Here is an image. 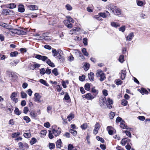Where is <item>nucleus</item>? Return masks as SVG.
<instances>
[{
	"label": "nucleus",
	"instance_id": "obj_1",
	"mask_svg": "<svg viewBox=\"0 0 150 150\" xmlns=\"http://www.w3.org/2000/svg\"><path fill=\"white\" fill-rule=\"evenodd\" d=\"M7 25V24L4 23H0V26L4 27V28L8 29L9 30V31L11 32L12 34H17L18 35H25L26 33L23 30L20 29H17L13 28H6L5 25Z\"/></svg>",
	"mask_w": 150,
	"mask_h": 150
},
{
	"label": "nucleus",
	"instance_id": "obj_2",
	"mask_svg": "<svg viewBox=\"0 0 150 150\" xmlns=\"http://www.w3.org/2000/svg\"><path fill=\"white\" fill-rule=\"evenodd\" d=\"M108 8L109 10L111 11L113 13L117 16H120L121 15V9L120 8H113L112 4L109 5Z\"/></svg>",
	"mask_w": 150,
	"mask_h": 150
},
{
	"label": "nucleus",
	"instance_id": "obj_3",
	"mask_svg": "<svg viewBox=\"0 0 150 150\" xmlns=\"http://www.w3.org/2000/svg\"><path fill=\"white\" fill-rule=\"evenodd\" d=\"M40 64L34 63L33 64L30 63L28 65V69L30 70H33L36 68H38L40 67Z\"/></svg>",
	"mask_w": 150,
	"mask_h": 150
},
{
	"label": "nucleus",
	"instance_id": "obj_4",
	"mask_svg": "<svg viewBox=\"0 0 150 150\" xmlns=\"http://www.w3.org/2000/svg\"><path fill=\"white\" fill-rule=\"evenodd\" d=\"M42 96H40L39 93H36L34 94V100L35 102L41 103L42 100H40Z\"/></svg>",
	"mask_w": 150,
	"mask_h": 150
},
{
	"label": "nucleus",
	"instance_id": "obj_5",
	"mask_svg": "<svg viewBox=\"0 0 150 150\" xmlns=\"http://www.w3.org/2000/svg\"><path fill=\"white\" fill-rule=\"evenodd\" d=\"M82 97L83 98H85L86 99L88 100H91L94 98V97L92 95L91 93H89L83 95Z\"/></svg>",
	"mask_w": 150,
	"mask_h": 150
},
{
	"label": "nucleus",
	"instance_id": "obj_6",
	"mask_svg": "<svg viewBox=\"0 0 150 150\" xmlns=\"http://www.w3.org/2000/svg\"><path fill=\"white\" fill-rule=\"evenodd\" d=\"M94 128V129L93 131V134L96 135L97 134L98 131L100 128V125L98 122H96V124L95 125Z\"/></svg>",
	"mask_w": 150,
	"mask_h": 150
},
{
	"label": "nucleus",
	"instance_id": "obj_7",
	"mask_svg": "<svg viewBox=\"0 0 150 150\" xmlns=\"http://www.w3.org/2000/svg\"><path fill=\"white\" fill-rule=\"evenodd\" d=\"M28 8L31 10H36L38 9V6L34 5H27Z\"/></svg>",
	"mask_w": 150,
	"mask_h": 150
},
{
	"label": "nucleus",
	"instance_id": "obj_8",
	"mask_svg": "<svg viewBox=\"0 0 150 150\" xmlns=\"http://www.w3.org/2000/svg\"><path fill=\"white\" fill-rule=\"evenodd\" d=\"M120 74V78L122 80L125 79L126 76V70H122L121 73H119Z\"/></svg>",
	"mask_w": 150,
	"mask_h": 150
},
{
	"label": "nucleus",
	"instance_id": "obj_9",
	"mask_svg": "<svg viewBox=\"0 0 150 150\" xmlns=\"http://www.w3.org/2000/svg\"><path fill=\"white\" fill-rule=\"evenodd\" d=\"M80 30V28L75 27L70 31L69 34L71 35L75 34L77 32L79 31Z\"/></svg>",
	"mask_w": 150,
	"mask_h": 150
},
{
	"label": "nucleus",
	"instance_id": "obj_10",
	"mask_svg": "<svg viewBox=\"0 0 150 150\" xmlns=\"http://www.w3.org/2000/svg\"><path fill=\"white\" fill-rule=\"evenodd\" d=\"M8 76L10 78L13 80L16 79L18 78L17 76L13 72H9Z\"/></svg>",
	"mask_w": 150,
	"mask_h": 150
},
{
	"label": "nucleus",
	"instance_id": "obj_11",
	"mask_svg": "<svg viewBox=\"0 0 150 150\" xmlns=\"http://www.w3.org/2000/svg\"><path fill=\"white\" fill-rule=\"evenodd\" d=\"M134 37V33L132 32L130 33L126 37V40L127 41H131Z\"/></svg>",
	"mask_w": 150,
	"mask_h": 150
},
{
	"label": "nucleus",
	"instance_id": "obj_12",
	"mask_svg": "<svg viewBox=\"0 0 150 150\" xmlns=\"http://www.w3.org/2000/svg\"><path fill=\"white\" fill-rule=\"evenodd\" d=\"M95 87L92 88L91 89V92L93 93V96L94 98L96 97L98 93V91L95 89Z\"/></svg>",
	"mask_w": 150,
	"mask_h": 150
},
{
	"label": "nucleus",
	"instance_id": "obj_13",
	"mask_svg": "<svg viewBox=\"0 0 150 150\" xmlns=\"http://www.w3.org/2000/svg\"><path fill=\"white\" fill-rule=\"evenodd\" d=\"M25 9L24 6L22 4L19 5L18 6V11L21 13H23L24 12Z\"/></svg>",
	"mask_w": 150,
	"mask_h": 150
},
{
	"label": "nucleus",
	"instance_id": "obj_14",
	"mask_svg": "<svg viewBox=\"0 0 150 150\" xmlns=\"http://www.w3.org/2000/svg\"><path fill=\"white\" fill-rule=\"evenodd\" d=\"M145 0H136V3L138 6L142 7L144 5V2Z\"/></svg>",
	"mask_w": 150,
	"mask_h": 150
},
{
	"label": "nucleus",
	"instance_id": "obj_15",
	"mask_svg": "<svg viewBox=\"0 0 150 150\" xmlns=\"http://www.w3.org/2000/svg\"><path fill=\"white\" fill-rule=\"evenodd\" d=\"M52 134L55 137H57L60 134L61 132L60 130H56L55 129H53L52 130Z\"/></svg>",
	"mask_w": 150,
	"mask_h": 150
},
{
	"label": "nucleus",
	"instance_id": "obj_16",
	"mask_svg": "<svg viewBox=\"0 0 150 150\" xmlns=\"http://www.w3.org/2000/svg\"><path fill=\"white\" fill-rule=\"evenodd\" d=\"M64 22L68 28H72V25L69 21H67V20H64Z\"/></svg>",
	"mask_w": 150,
	"mask_h": 150
},
{
	"label": "nucleus",
	"instance_id": "obj_17",
	"mask_svg": "<svg viewBox=\"0 0 150 150\" xmlns=\"http://www.w3.org/2000/svg\"><path fill=\"white\" fill-rule=\"evenodd\" d=\"M112 128V127L111 126H108L107 127V130L110 135H112L113 132H114V131L111 129Z\"/></svg>",
	"mask_w": 150,
	"mask_h": 150
},
{
	"label": "nucleus",
	"instance_id": "obj_18",
	"mask_svg": "<svg viewBox=\"0 0 150 150\" xmlns=\"http://www.w3.org/2000/svg\"><path fill=\"white\" fill-rule=\"evenodd\" d=\"M125 122L124 121H122L120 122V127L123 129H128V127L125 124Z\"/></svg>",
	"mask_w": 150,
	"mask_h": 150
},
{
	"label": "nucleus",
	"instance_id": "obj_19",
	"mask_svg": "<svg viewBox=\"0 0 150 150\" xmlns=\"http://www.w3.org/2000/svg\"><path fill=\"white\" fill-rule=\"evenodd\" d=\"M62 144L61 139H59L57 140L56 142V145L57 147L58 148L60 149L61 147V145Z\"/></svg>",
	"mask_w": 150,
	"mask_h": 150
},
{
	"label": "nucleus",
	"instance_id": "obj_20",
	"mask_svg": "<svg viewBox=\"0 0 150 150\" xmlns=\"http://www.w3.org/2000/svg\"><path fill=\"white\" fill-rule=\"evenodd\" d=\"M104 74L103 71L100 70H98L97 71L96 75L97 77H100Z\"/></svg>",
	"mask_w": 150,
	"mask_h": 150
},
{
	"label": "nucleus",
	"instance_id": "obj_21",
	"mask_svg": "<svg viewBox=\"0 0 150 150\" xmlns=\"http://www.w3.org/2000/svg\"><path fill=\"white\" fill-rule=\"evenodd\" d=\"M88 79H89L91 81H93L94 80V73L92 72H91L90 73H89L88 74Z\"/></svg>",
	"mask_w": 150,
	"mask_h": 150
},
{
	"label": "nucleus",
	"instance_id": "obj_22",
	"mask_svg": "<svg viewBox=\"0 0 150 150\" xmlns=\"http://www.w3.org/2000/svg\"><path fill=\"white\" fill-rule=\"evenodd\" d=\"M100 100H102L101 103L100 102V106L101 107H102V106L104 105L107 102L106 98L105 97L101 98H100Z\"/></svg>",
	"mask_w": 150,
	"mask_h": 150
},
{
	"label": "nucleus",
	"instance_id": "obj_23",
	"mask_svg": "<svg viewBox=\"0 0 150 150\" xmlns=\"http://www.w3.org/2000/svg\"><path fill=\"white\" fill-rule=\"evenodd\" d=\"M14 112L16 115H19L22 112L21 111L19 110L18 108L16 107L15 108Z\"/></svg>",
	"mask_w": 150,
	"mask_h": 150
},
{
	"label": "nucleus",
	"instance_id": "obj_24",
	"mask_svg": "<svg viewBox=\"0 0 150 150\" xmlns=\"http://www.w3.org/2000/svg\"><path fill=\"white\" fill-rule=\"evenodd\" d=\"M8 11H9V9H3L1 12V14L5 15H8Z\"/></svg>",
	"mask_w": 150,
	"mask_h": 150
},
{
	"label": "nucleus",
	"instance_id": "obj_25",
	"mask_svg": "<svg viewBox=\"0 0 150 150\" xmlns=\"http://www.w3.org/2000/svg\"><path fill=\"white\" fill-rule=\"evenodd\" d=\"M111 25L112 27L117 28L118 27H120V25L118 23H117L115 22H112L111 23Z\"/></svg>",
	"mask_w": 150,
	"mask_h": 150
},
{
	"label": "nucleus",
	"instance_id": "obj_26",
	"mask_svg": "<svg viewBox=\"0 0 150 150\" xmlns=\"http://www.w3.org/2000/svg\"><path fill=\"white\" fill-rule=\"evenodd\" d=\"M90 65L89 63H86L83 65L84 70L86 71H87L89 69Z\"/></svg>",
	"mask_w": 150,
	"mask_h": 150
},
{
	"label": "nucleus",
	"instance_id": "obj_27",
	"mask_svg": "<svg viewBox=\"0 0 150 150\" xmlns=\"http://www.w3.org/2000/svg\"><path fill=\"white\" fill-rule=\"evenodd\" d=\"M141 91L142 92H141V93L142 95H144V94H147L149 93L148 91L145 89V88H144L142 87L141 88Z\"/></svg>",
	"mask_w": 150,
	"mask_h": 150
},
{
	"label": "nucleus",
	"instance_id": "obj_28",
	"mask_svg": "<svg viewBox=\"0 0 150 150\" xmlns=\"http://www.w3.org/2000/svg\"><path fill=\"white\" fill-rule=\"evenodd\" d=\"M18 54V53L17 51H15L13 52H11L10 53V56L11 57H16Z\"/></svg>",
	"mask_w": 150,
	"mask_h": 150
},
{
	"label": "nucleus",
	"instance_id": "obj_29",
	"mask_svg": "<svg viewBox=\"0 0 150 150\" xmlns=\"http://www.w3.org/2000/svg\"><path fill=\"white\" fill-rule=\"evenodd\" d=\"M52 53L53 56L55 57L59 53L57 51L56 49L52 48Z\"/></svg>",
	"mask_w": 150,
	"mask_h": 150
},
{
	"label": "nucleus",
	"instance_id": "obj_30",
	"mask_svg": "<svg viewBox=\"0 0 150 150\" xmlns=\"http://www.w3.org/2000/svg\"><path fill=\"white\" fill-rule=\"evenodd\" d=\"M39 81L41 83L47 86H49V85L47 82L43 79H40Z\"/></svg>",
	"mask_w": 150,
	"mask_h": 150
},
{
	"label": "nucleus",
	"instance_id": "obj_31",
	"mask_svg": "<svg viewBox=\"0 0 150 150\" xmlns=\"http://www.w3.org/2000/svg\"><path fill=\"white\" fill-rule=\"evenodd\" d=\"M52 73L56 76H57L59 74V73L58 71V69L56 68H54L52 70Z\"/></svg>",
	"mask_w": 150,
	"mask_h": 150
},
{
	"label": "nucleus",
	"instance_id": "obj_32",
	"mask_svg": "<svg viewBox=\"0 0 150 150\" xmlns=\"http://www.w3.org/2000/svg\"><path fill=\"white\" fill-rule=\"evenodd\" d=\"M16 7V5L15 4L11 3L8 5V7L10 9H13Z\"/></svg>",
	"mask_w": 150,
	"mask_h": 150
},
{
	"label": "nucleus",
	"instance_id": "obj_33",
	"mask_svg": "<svg viewBox=\"0 0 150 150\" xmlns=\"http://www.w3.org/2000/svg\"><path fill=\"white\" fill-rule=\"evenodd\" d=\"M49 148L50 150H52L55 148V145L54 143H50L49 144Z\"/></svg>",
	"mask_w": 150,
	"mask_h": 150
},
{
	"label": "nucleus",
	"instance_id": "obj_34",
	"mask_svg": "<svg viewBox=\"0 0 150 150\" xmlns=\"http://www.w3.org/2000/svg\"><path fill=\"white\" fill-rule=\"evenodd\" d=\"M85 89L87 91H89L90 89V85L89 83H86L84 85Z\"/></svg>",
	"mask_w": 150,
	"mask_h": 150
},
{
	"label": "nucleus",
	"instance_id": "obj_35",
	"mask_svg": "<svg viewBox=\"0 0 150 150\" xmlns=\"http://www.w3.org/2000/svg\"><path fill=\"white\" fill-rule=\"evenodd\" d=\"M74 117V115L72 113H71L67 117V118L69 121H70Z\"/></svg>",
	"mask_w": 150,
	"mask_h": 150
},
{
	"label": "nucleus",
	"instance_id": "obj_36",
	"mask_svg": "<svg viewBox=\"0 0 150 150\" xmlns=\"http://www.w3.org/2000/svg\"><path fill=\"white\" fill-rule=\"evenodd\" d=\"M119 61L121 63H122L124 62V56L122 54L120 55L119 59Z\"/></svg>",
	"mask_w": 150,
	"mask_h": 150
},
{
	"label": "nucleus",
	"instance_id": "obj_37",
	"mask_svg": "<svg viewBox=\"0 0 150 150\" xmlns=\"http://www.w3.org/2000/svg\"><path fill=\"white\" fill-rule=\"evenodd\" d=\"M81 51L82 53L85 56H88V53L86 51V49L85 48H83Z\"/></svg>",
	"mask_w": 150,
	"mask_h": 150
},
{
	"label": "nucleus",
	"instance_id": "obj_38",
	"mask_svg": "<svg viewBox=\"0 0 150 150\" xmlns=\"http://www.w3.org/2000/svg\"><path fill=\"white\" fill-rule=\"evenodd\" d=\"M10 106L8 107V106H6V108H8L7 109L8 110H9V112L10 113H12L13 111V106L11 105L10 104Z\"/></svg>",
	"mask_w": 150,
	"mask_h": 150
},
{
	"label": "nucleus",
	"instance_id": "obj_39",
	"mask_svg": "<svg viewBox=\"0 0 150 150\" xmlns=\"http://www.w3.org/2000/svg\"><path fill=\"white\" fill-rule=\"evenodd\" d=\"M121 103L122 105L125 106L127 105L128 102L125 99H123L121 101Z\"/></svg>",
	"mask_w": 150,
	"mask_h": 150
},
{
	"label": "nucleus",
	"instance_id": "obj_40",
	"mask_svg": "<svg viewBox=\"0 0 150 150\" xmlns=\"http://www.w3.org/2000/svg\"><path fill=\"white\" fill-rule=\"evenodd\" d=\"M23 119L25 121L26 123H28L30 122V118L27 116H24L23 117Z\"/></svg>",
	"mask_w": 150,
	"mask_h": 150
},
{
	"label": "nucleus",
	"instance_id": "obj_41",
	"mask_svg": "<svg viewBox=\"0 0 150 150\" xmlns=\"http://www.w3.org/2000/svg\"><path fill=\"white\" fill-rule=\"evenodd\" d=\"M127 138H123L121 140V144L122 146H124L127 143V141L126 140Z\"/></svg>",
	"mask_w": 150,
	"mask_h": 150
},
{
	"label": "nucleus",
	"instance_id": "obj_42",
	"mask_svg": "<svg viewBox=\"0 0 150 150\" xmlns=\"http://www.w3.org/2000/svg\"><path fill=\"white\" fill-rule=\"evenodd\" d=\"M20 134V133L19 132H15L13 133L11 135V137L12 138H15Z\"/></svg>",
	"mask_w": 150,
	"mask_h": 150
},
{
	"label": "nucleus",
	"instance_id": "obj_43",
	"mask_svg": "<svg viewBox=\"0 0 150 150\" xmlns=\"http://www.w3.org/2000/svg\"><path fill=\"white\" fill-rule=\"evenodd\" d=\"M124 133H125L126 135L129 137H131L132 135L131 133L129 131L127 130L123 131Z\"/></svg>",
	"mask_w": 150,
	"mask_h": 150
},
{
	"label": "nucleus",
	"instance_id": "obj_44",
	"mask_svg": "<svg viewBox=\"0 0 150 150\" xmlns=\"http://www.w3.org/2000/svg\"><path fill=\"white\" fill-rule=\"evenodd\" d=\"M37 141L36 139L34 137L32 138L30 141V143L31 145H33Z\"/></svg>",
	"mask_w": 150,
	"mask_h": 150
},
{
	"label": "nucleus",
	"instance_id": "obj_45",
	"mask_svg": "<svg viewBox=\"0 0 150 150\" xmlns=\"http://www.w3.org/2000/svg\"><path fill=\"white\" fill-rule=\"evenodd\" d=\"M69 132L74 136H76L77 134V131L73 129H70L69 130Z\"/></svg>",
	"mask_w": 150,
	"mask_h": 150
},
{
	"label": "nucleus",
	"instance_id": "obj_46",
	"mask_svg": "<svg viewBox=\"0 0 150 150\" xmlns=\"http://www.w3.org/2000/svg\"><path fill=\"white\" fill-rule=\"evenodd\" d=\"M64 99L65 100H68L70 99L68 93H66Z\"/></svg>",
	"mask_w": 150,
	"mask_h": 150
},
{
	"label": "nucleus",
	"instance_id": "obj_47",
	"mask_svg": "<svg viewBox=\"0 0 150 150\" xmlns=\"http://www.w3.org/2000/svg\"><path fill=\"white\" fill-rule=\"evenodd\" d=\"M115 82L117 85H121L122 83V81L119 79H116L115 81Z\"/></svg>",
	"mask_w": 150,
	"mask_h": 150
},
{
	"label": "nucleus",
	"instance_id": "obj_48",
	"mask_svg": "<svg viewBox=\"0 0 150 150\" xmlns=\"http://www.w3.org/2000/svg\"><path fill=\"white\" fill-rule=\"evenodd\" d=\"M21 96L22 98H26L27 96V94L24 92L22 91L21 92Z\"/></svg>",
	"mask_w": 150,
	"mask_h": 150
},
{
	"label": "nucleus",
	"instance_id": "obj_49",
	"mask_svg": "<svg viewBox=\"0 0 150 150\" xmlns=\"http://www.w3.org/2000/svg\"><path fill=\"white\" fill-rule=\"evenodd\" d=\"M99 15L100 17H102L103 18H105L107 17V15L105 13L100 12L99 13Z\"/></svg>",
	"mask_w": 150,
	"mask_h": 150
},
{
	"label": "nucleus",
	"instance_id": "obj_50",
	"mask_svg": "<svg viewBox=\"0 0 150 150\" xmlns=\"http://www.w3.org/2000/svg\"><path fill=\"white\" fill-rule=\"evenodd\" d=\"M85 77L86 76L85 75H83L79 76V79L80 81H83L85 80Z\"/></svg>",
	"mask_w": 150,
	"mask_h": 150
},
{
	"label": "nucleus",
	"instance_id": "obj_51",
	"mask_svg": "<svg viewBox=\"0 0 150 150\" xmlns=\"http://www.w3.org/2000/svg\"><path fill=\"white\" fill-rule=\"evenodd\" d=\"M66 17L68 19L67 21H69L70 23V22L73 23L74 22V20L70 16H67Z\"/></svg>",
	"mask_w": 150,
	"mask_h": 150
},
{
	"label": "nucleus",
	"instance_id": "obj_52",
	"mask_svg": "<svg viewBox=\"0 0 150 150\" xmlns=\"http://www.w3.org/2000/svg\"><path fill=\"white\" fill-rule=\"evenodd\" d=\"M87 127V123H84L81 125V127L83 130H85Z\"/></svg>",
	"mask_w": 150,
	"mask_h": 150
},
{
	"label": "nucleus",
	"instance_id": "obj_53",
	"mask_svg": "<svg viewBox=\"0 0 150 150\" xmlns=\"http://www.w3.org/2000/svg\"><path fill=\"white\" fill-rule=\"evenodd\" d=\"M125 30V25H123L119 28V30L122 32H124Z\"/></svg>",
	"mask_w": 150,
	"mask_h": 150
},
{
	"label": "nucleus",
	"instance_id": "obj_54",
	"mask_svg": "<svg viewBox=\"0 0 150 150\" xmlns=\"http://www.w3.org/2000/svg\"><path fill=\"white\" fill-rule=\"evenodd\" d=\"M24 137L27 138H29L31 136V134L30 133H25L23 134Z\"/></svg>",
	"mask_w": 150,
	"mask_h": 150
},
{
	"label": "nucleus",
	"instance_id": "obj_55",
	"mask_svg": "<svg viewBox=\"0 0 150 150\" xmlns=\"http://www.w3.org/2000/svg\"><path fill=\"white\" fill-rule=\"evenodd\" d=\"M83 45L85 46H86L88 45V40L86 38H84L83 39Z\"/></svg>",
	"mask_w": 150,
	"mask_h": 150
},
{
	"label": "nucleus",
	"instance_id": "obj_56",
	"mask_svg": "<svg viewBox=\"0 0 150 150\" xmlns=\"http://www.w3.org/2000/svg\"><path fill=\"white\" fill-rule=\"evenodd\" d=\"M115 115V113L112 112H110V114L109 117L110 119H112L113 118Z\"/></svg>",
	"mask_w": 150,
	"mask_h": 150
},
{
	"label": "nucleus",
	"instance_id": "obj_57",
	"mask_svg": "<svg viewBox=\"0 0 150 150\" xmlns=\"http://www.w3.org/2000/svg\"><path fill=\"white\" fill-rule=\"evenodd\" d=\"M65 7L69 11H71L72 9L71 6L69 4H67L66 5Z\"/></svg>",
	"mask_w": 150,
	"mask_h": 150
},
{
	"label": "nucleus",
	"instance_id": "obj_58",
	"mask_svg": "<svg viewBox=\"0 0 150 150\" xmlns=\"http://www.w3.org/2000/svg\"><path fill=\"white\" fill-rule=\"evenodd\" d=\"M74 148V147L72 144H69L68 146V150H72Z\"/></svg>",
	"mask_w": 150,
	"mask_h": 150
},
{
	"label": "nucleus",
	"instance_id": "obj_59",
	"mask_svg": "<svg viewBox=\"0 0 150 150\" xmlns=\"http://www.w3.org/2000/svg\"><path fill=\"white\" fill-rule=\"evenodd\" d=\"M40 73L41 74L44 75L45 74V69L44 68H41L40 70Z\"/></svg>",
	"mask_w": 150,
	"mask_h": 150
},
{
	"label": "nucleus",
	"instance_id": "obj_60",
	"mask_svg": "<svg viewBox=\"0 0 150 150\" xmlns=\"http://www.w3.org/2000/svg\"><path fill=\"white\" fill-rule=\"evenodd\" d=\"M17 93L15 92L12 93L10 96L11 98L12 99L15 98L17 96Z\"/></svg>",
	"mask_w": 150,
	"mask_h": 150
},
{
	"label": "nucleus",
	"instance_id": "obj_61",
	"mask_svg": "<svg viewBox=\"0 0 150 150\" xmlns=\"http://www.w3.org/2000/svg\"><path fill=\"white\" fill-rule=\"evenodd\" d=\"M48 137L50 139H52L54 138V136L52 135V133H51V132L50 130L49 131Z\"/></svg>",
	"mask_w": 150,
	"mask_h": 150
},
{
	"label": "nucleus",
	"instance_id": "obj_62",
	"mask_svg": "<svg viewBox=\"0 0 150 150\" xmlns=\"http://www.w3.org/2000/svg\"><path fill=\"white\" fill-rule=\"evenodd\" d=\"M123 121L122 120V118L120 117H118L116 120V122L117 123H118L119 122H121L122 121Z\"/></svg>",
	"mask_w": 150,
	"mask_h": 150
},
{
	"label": "nucleus",
	"instance_id": "obj_63",
	"mask_svg": "<svg viewBox=\"0 0 150 150\" xmlns=\"http://www.w3.org/2000/svg\"><path fill=\"white\" fill-rule=\"evenodd\" d=\"M51 73V69H49L48 68L46 69L45 71V73H46L48 75L50 74Z\"/></svg>",
	"mask_w": 150,
	"mask_h": 150
},
{
	"label": "nucleus",
	"instance_id": "obj_64",
	"mask_svg": "<svg viewBox=\"0 0 150 150\" xmlns=\"http://www.w3.org/2000/svg\"><path fill=\"white\" fill-rule=\"evenodd\" d=\"M56 89L58 92H60L62 89V87L61 86L58 85H57Z\"/></svg>",
	"mask_w": 150,
	"mask_h": 150
}]
</instances>
